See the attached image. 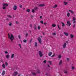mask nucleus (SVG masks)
I'll list each match as a JSON object with an SVG mask.
<instances>
[{"label":"nucleus","mask_w":76,"mask_h":76,"mask_svg":"<svg viewBox=\"0 0 76 76\" xmlns=\"http://www.w3.org/2000/svg\"><path fill=\"white\" fill-rule=\"evenodd\" d=\"M20 76V75H18V76Z\"/></svg>","instance_id":"nucleus-61"},{"label":"nucleus","mask_w":76,"mask_h":76,"mask_svg":"<svg viewBox=\"0 0 76 76\" xmlns=\"http://www.w3.org/2000/svg\"><path fill=\"white\" fill-rule=\"evenodd\" d=\"M7 20H9L8 19H7Z\"/></svg>","instance_id":"nucleus-62"},{"label":"nucleus","mask_w":76,"mask_h":76,"mask_svg":"<svg viewBox=\"0 0 76 76\" xmlns=\"http://www.w3.org/2000/svg\"><path fill=\"white\" fill-rule=\"evenodd\" d=\"M46 23H44V25H46Z\"/></svg>","instance_id":"nucleus-56"},{"label":"nucleus","mask_w":76,"mask_h":76,"mask_svg":"<svg viewBox=\"0 0 76 76\" xmlns=\"http://www.w3.org/2000/svg\"><path fill=\"white\" fill-rule=\"evenodd\" d=\"M39 7H43L45 6L44 4H40L39 5Z\"/></svg>","instance_id":"nucleus-13"},{"label":"nucleus","mask_w":76,"mask_h":76,"mask_svg":"<svg viewBox=\"0 0 76 76\" xmlns=\"http://www.w3.org/2000/svg\"><path fill=\"white\" fill-rule=\"evenodd\" d=\"M9 57H10V55H9L8 54L6 56V57L7 58H9Z\"/></svg>","instance_id":"nucleus-17"},{"label":"nucleus","mask_w":76,"mask_h":76,"mask_svg":"<svg viewBox=\"0 0 76 76\" xmlns=\"http://www.w3.org/2000/svg\"><path fill=\"white\" fill-rule=\"evenodd\" d=\"M67 24H68L69 26H70V25H71V23H70V21H67Z\"/></svg>","instance_id":"nucleus-6"},{"label":"nucleus","mask_w":76,"mask_h":76,"mask_svg":"<svg viewBox=\"0 0 76 76\" xmlns=\"http://www.w3.org/2000/svg\"><path fill=\"white\" fill-rule=\"evenodd\" d=\"M48 67H50V65H48Z\"/></svg>","instance_id":"nucleus-58"},{"label":"nucleus","mask_w":76,"mask_h":76,"mask_svg":"<svg viewBox=\"0 0 76 76\" xmlns=\"http://www.w3.org/2000/svg\"><path fill=\"white\" fill-rule=\"evenodd\" d=\"M63 4L64 6H67L68 4V2L64 1Z\"/></svg>","instance_id":"nucleus-3"},{"label":"nucleus","mask_w":76,"mask_h":76,"mask_svg":"<svg viewBox=\"0 0 76 76\" xmlns=\"http://www.w3.org/2000/svg\"><path fill=\"white\" fill-rule=\"evenodd\" d=\"M66 60H67V61H69V58H67Z\"/></svg>","instance_id":"nucleus-45"},{"label":"nucleus","mask_w":76,"mask_h":76,"mask_svg":"<svg viewBox=\"0 0 76 76\" xmlns=\"http://www.w3.org/2000/svg\"><path fill=\"white\" fill-rule=\"evenodd\" d=\"M38 40L39 43H40V44H41V39L40 37L38 38Z\"/></svg>","instance_id":"nucleus-7"},{"label":"nucleus","mask_w":76,"mask_h":76,"mask_svg":"<svg viewBox=\"0 0 76 76\" xmlns=\"http://www.w3.org/2000/svg\"><path fill=\"white\" fill-rule=\"evenodd\" d=\"M60 36H61V37H63V34H61L60 35Z\"/></svg>","instance_id":"nucleus-50"},{"label":"nucleus","mask_w":76,"mask_h":76,"mask_svg":"<svg viewBox=\"0 0 76 76\" xmlns=\"http://www.w3.org/2000/svg\"><path fill=\"white\" fill-rule=\"evenodd\" d=\"M26 12H30V9H27L26 10Z\"/></svg>","instance_id":"nucleus-26"},{"label":"nucleus","mask_w":76,"mask_h":76,"mask_svg":"<svg viewBox=\"0 0 76 76\" xmlns=\"http://www.w3.org/2000/svg\"><path fill=\"white\" fill-rule=\"evenodd\" d=\"M25 9L24 8H23V10H25Z\"/></svg>","instance_id":"nucleus-60"},{"label":"nucleus","mask_w":76,"mask_h":76,"mask_svg":"<svg viewBox=\"0 0 76 76\" xmlns=\"http://www.w3.org/2000/svg\"><path fill=\"white\" fill-rule=\"evenodd\" d=\"M55 56V54H53V55H52L51 57H54Z\"/></svg>","instance_id":"nucleus-36"},{"label":"nucleus","mask_w":76,"mask_h":76,"mask_svg":"<svg viewBox=\"0 0 76 76\" xmlns=\"http://www.w3.org/2000/svg\"><path fill=\"white\" fill-rule=\"evenodd\" d=\"M57 26L59 29H60V30L61 29V28H60V25H57Z\"/></svg>","instance_id":"nucleus-24"},{"label":"nucleus","mask_w":76,"mask_h":76,"mask_svg":"<svg viewBox=\"0 0 76 76\" xmlns=\"http://www.w3.org/2000/svg\"><path fill=\"white\" fill-rule=\"evenodd\" d=\"M15 56V54H12L11 57L12 58H14V56Z\"/></svg>","instance_id":"nucleus-16"},{"label":"nucleus","mask_w":76,"mask_h":76,"mask_svg":"<svg viewBox=\"0 0 76 76\" xmlns=\"http://www.w3.org/2000/svg\"><path fill=\"white\" fill-rule=\"evenodd\" d=\"M5 54H7V53H8V52H7V51H5Z\"/></svg>","instance_id":"nucleus-47"},{"label":"nucleus","mask_w":76,"mask_h":76,"mask_svg":"<svg viewBox=\"0 0 76 76\" xmlns=\"http://www.w3.org/2000/svg\"><path fill=\"white\" fill-rule=\"evenodd\" d=\"M18 37L20 39H21V38H20V35H19L18 36Z\"/></svg>","instance_id":"nucleus-43"},{"label":"nucleus","mask_w":76,"mask_h":76,"mask_svg":"<svg viewBox=\"0 0 76 76\" xmlns=\"http://www.w3.org/2000/svg\"><path fill=\"white\" fill-rule=\"evenodd\" d=\"M64 34H65V35L66 36H67V37H68V36H69V34L67 33L64 32Z\"/></svg>","instance_id":"nucleus-14"},{"label":"nucleus","mask_w":76,"mask_h":76,"mask_svg":"<svg viewBox=\"0 0 76 76\" xmlns=\"http://www.w3.org/2000/svg\"><path fill=\"white\" fill-rule=\"evenodd\" d=\"M75 24H74V25H73V28H75Z\"/></svg>","instance_id":"nucleus-51"},{"label":"nucleus","mask_w":76,"mask_h":76,"mask_svg":"<svg viewBox=\"0 0 76 76\" xmlns=\"http://www.w3.org/2000/svg\"><path fill=\"white\" fill-rule=\"evenodd\" d=\"M9 26H12V23H10L9 24Z\"/></svg>","instance_id":"nucleus-42"},{"label":"nucleus","mask_w":76,"mask_h":76,"mask_svg":"<svg viewBox=\"0 0 76 76\" xmlns=\"http://www.w3.org/2000/svg\"><path fill=\"white\" fill-rule=\"evenodd\" d=\"M20 8H22V6L21 5H20Z\"/></svg>","instance_id":"nucleus-48"},{"label":"nucleus","mask_w":76,"mask_h":76,"mask_svg":"<svg viewBox=\"0 0 76 76\" xmlns=\"http://www.w3.org/2000/svg\"><path fill=\"white\" fill-rule=\"evenodd\" d=\"M8 65V63L7 62H6L5 63V66H7Z\"/></svg>","instance_id":"nucleus-40"},{"label":"nucleus","mask_w":76,"mask_h":76,"mask_svg":"<svg viewBox=\"0 0 76 76\" xmlns=\"http://www.w3.org/2000/svg\"><path fill=\"white\" fill-rule=\"evenodd\" d=\"M57 7V5L55 4L53 6V8H56V7Z\"/></svg>","instance_id":"nucleus-18"},{"label":"nucleus","mask_w":76,"mask_h":76,"mask_svg":"<svg viewBox=\"0 0 76 76\" xmlns=\"http://www.w3.org/2000/svg\"><path fill=\"white\" fill-rule=\"evenodd\" d=\"M31 12L32 13H35V10L34 9H32Z\"/></svg>","instance_id":"nucleus-27"},{"label":"nucleus","mask_w":76,"mask_h":76,"mask_svg":"<svg viewBox=\"0 0 76 76\" xmlns=\"http://www.w3.org/2000/svg\"><path fill=\"white\" fill-rule=\"evenodd\" d=\"M53 53L51 52H50L49 53L48 56H51V55H52Z\"/></svg>","instance_id":"nucleus-20"},{"label":"nucleus","mask_w":76,"mask_h":76,"mask_svg":"<svg viewBox=\"0 0 76 76\" xmlns=\"http://www.w3.org/2000/svg\"><path fill=\"white\" fill-rule=\"evenodd\" d=\"M30 33H31V31H30Z\"/></svg>","instance_id":"nucleus-64"},{"label":"nucleus","mask_w":76,"mask_h":76,"mask_svg":"<svg viewBox=\"0 0 76 76\" xmlns=\"http://www.w3.org/2000/svg\"><path fill=\"white\" fill-rule=\"evenodd\" d=\"M38 73H39V71H38Z\"/></svg>","instance_id":"nucleus-63"},{"label":"nucleus","mask_w":76,"mask_h":76,"mask_svg":"<svg viewBox=\"0 0 76 76\" xmlns=\"http://www.w3.org/2000/svg\"><path fill=\"white\" fill-rule=\"evenodd\" d=\"M70 15V13L68 12L67 14V16H68V17H69Z\"/></svg>","instance_id":"nucleus-19"},{"label":"nucleus","mask_w":76,"mask_h":76,"mask_svg":"<svg viewBox=\"0 0 76 76\" xmlns=\"http://www.w3.org/2000/svg\"><path fill=\"white\" fill-rule=\"evenodd\" d=\"M32 74H33V76H34V75H36V74H35V72H32Z\"/></svg>","instance_id":"nucleus-35"},{"label":"nucleus","mask_w":76,"mask_h":76,"mask_svg":"<svg viewBox=\"0 0 76 76\" xmlns=\"http://www.w3.org/2000/svg\"><path fill=\"white\" fill-rule=\"evenodd\" d=\"M49 63H50V65H51V64H52V63H51V61H49Z\"/></svg>","instance_id":"nucleus-38"},{"label":"nucleus","mask_w":76,"mask_h":76,"mask_svg":"<svg viewBox=\"0 0 76 76\" xmlns=\"http://www.w3.org/2000/svg\"><path fill=\"white\" fill-rule=\"evenodd\" d=\"M16 23L17 24H18V22H17V21H16Z\"/></svg>","instance_id":"nucleus-57"},{"label":"nucleus","mask_w":76,"mask_h":76,"mask_svg":"<svg viewBox=\"0 0 76 76\" xmlns=\"http://www.w3.org/2000/svg\"><path fill=\"white\" fill-rule=\"evenodd\" d=\"M32 39H31L30 40V41L29 43H31V42H32Z\"/></svg>","instance_id":"nucleus-41"},{"label":"nucleus","mask_w":76,"mask_h":76,"mask_svg":"<svg viewBox=\"0 0 76 76\" xmlns=\"http://www.w3.org/2000/svg\"><path fill=\"white\" fill-rule=\"evenodd\" d=\"M5 73H6V71H3L1 74L2 76H4L5 74Z\"/></svg>","instance_id":"nucleus-12"},{"label":"nucleus","mask_w":76,"mask_h":76,"mask_svg":"<svg viewBox=\"0 0 76 76\" xmlns=\"http://www.w3.org/2000/svg\"><path fill=\"white\" fill-rule=\"evenodd\" d=\"M39 56L40 57H42V56H43V54L42 53V52L41 51H39Z\"/></svg>","instance_id":"nucleus-4"},{"label":"nucleus","mask_w":76,"mask_h":76,"mask_svg":"<svg viewBox=\"0 0 76 76\" xmlns=\"http://www.w3.org/2000/svg\"><path fill=\"white\" fill-rule=\"evenodd\" d=\"M38 29V30H40L41 29V27L39 26H38L37 27Z\"/></svg>","instance_id":"nucleus-23"},{"label":"nucleus","mask_w":76,"mask_h":76,"mask_svg":"<svg viewBox=\"0 0 76 76\" xmlns=\"http://www.w3.org/2000/svg\"><path fill=\"white\" fill-rule=\"evenodd\" d=\"M8 37L9 39H10L11 41H13V39H14V36L12 34H8Z\"/></svg>","instance_id":"nucleus-1"},{"label":"nucleus","mask_w":76,"mask_h":76,"mask_svg":"<svg viewBox=\"0 0 76 76\" xmlns=\"http://www.w3.org/2000/svg\"><path fill=\"white\" fill-rule=\"evenodd\" d=\"M58 58H61V55H59L58 56Z\"/></svg>","instance_id":"nucleus-21"},{"label":"nucleus","mask_w":76,"mask_h":76,"mask_svg":"<svg viewBox=\"0 0 76 76\" xmlns=\"http://www.w3.org/2000/svg\"><path fill=\"white\" fill-rule=\"evenodd\" d=\"M28 34L27 33L26 34V37H27L28 36Z\"/></svg>","instance_id":"nucleus-53"},{"label":"nucleus","mask_w":76,"mask_h":76,"mask_svg":"<svg viewBox=\"0 0 76 76\" xmlns=\"http://www.w3.org/2000/svg\"><path fill=\"white\" fill-rule=\"evenodd\" d=\"M32 25L31 24L30 25V27H31V28H32Z\"/></svg>","instance_id":"nucleus-55"},{"label":"nucleus","mask_w":76,"mask_h":76,"mask_svg":"<svg viewBox=\"0 0 76 76\" xmlns=\"http://www.w3.org/2000/svg\"><path fill=\"white\" fill-rule=\"evenodd\" d=\"M73 23H76V21H74L73 22Z\"/></svg>","instance_id":"nucleus-52"},{"label":"nucleus","mask_w":76,"mask_h":76,"mask_svg":"<svg viewBox=\"0 0 76 76\" xmlns=\"http://www.w3.org/2000/svg\"><path fill=\"white\" fill-rule=\"evenodd\" d=\"M43 35H45V33H43Z\"/></svg>","instance_id":"nucleus-59"},{"label":"nucleus","mask_w":76,"mask_h":76,"mask_svg":"<svg viewBox=\"0 0 76 76\" xmlns=\"http://www.w3.org/2000/svg\"><path fill=\"white\" fill-rule=\"evenodd\" d=\"M69 12H70L71 14H74V12L73 11H72V10H68Z\"/></svg>","instance_id":"nucleus-9"},{"label":"nucleus","mask_w":76,"mask_h":76,"mask_svg":"<svg viewBox=\"0 0 76 76\" xmlns=\"http://www.w3.org/2000/svg\"><path fill=\"white\" fill-rule=\"evenodd\" d=\"M40 23H41L42 24H44V22H43V21H40Z\"/></svg>","instance_id":"nucleus-37"},{"label":"nucleus","mask_w":76,"mask_h":76,"mask_svg":"<svg viewBox=\"0 0 76 76\" xmlns=\"http://www.w3.org/2000/svg\"><path fill=\"white\" fill-rule=\"evenodd\" d=\"M61 63H62V61L61 60L60 61L59 63V65H61Z\"/></svg>","instance_id":"nucleus-22"},{"label":"nucleus","mask_w":76,"mask_h":76,"mask_svg":"<svg viewBox=\"0 0 76 76\" xmlns=\"http://www.w3.org/2000/svg\"><path fill=\"white\" fill-rule=\"evenodd\" d=\"M2 67L3 68H5V65H4V64H3L2 65Z\"/></svg>","instance_id":"nucleus-28"},{"label":"nucleus","mask_w":76,"mask_h":76,"mask_svg":"<svg viewBox=\"0 0 76 76\" xmlns=\"http://www.w3.org/2000/svg\"><path fill=\"white\" fill-rule=\"evenodd\" d=\"M37 42H35V46L36 47H37Z\"/></svg>","instance_id":"nucleus-29"},{"label":"nucleus","mask_w":76,"mask_h":76,"mask_svg":"<svg viewBox=\"0 0 76 76\" xmlns=\"http://www.w3.org/2000/svg\"><path fill=\"white\" fill-rule=\"evenodd\" d=\"M75 69V67L74 66H72V70H74V69Z\"/></svg>","instance_id":"nucleus-46"},{"label":"nucleus","mask_w":76,"mask_h":76,"mask_svg":"<svg viewBox=\"0 0 76 76\" xmlns=\"http://www.w3.org/2000/svg\"><path fill=\"white\" fill-rule=\"evenodd\" d=\"M13 9L14 10H16V9H17V6L16 5H14V6Z\"/></svg>","instance_id":"nucleus-8"},{"label":"nucleus","mask_w":76,"mask_h":76,"mask_svg":"<svg viewBox=\"0 0 76 76\" xmlns=\"http://www.w3.org/2000/svg\"><path fill=\"white\" fill-rule=\"evenodd\" d=\"M64 73H66V74H67V72L66 70H64Z\"/></svg>","instance_id":"nucleus-25"},{"label":"nucleus","mask_w":76,"mask_h":76,"mask_svg":"<svg viewBox=\"0 0 76 76\" xmlns=\"http://www.w3.org/2000/svg\"><path fill=\"white\" fill-rule=\"evenodd\" d=\"M35 10H36L37 12H38V7H35L34 8Z\"/></svg>","instance_id":"nucleus-32"},{"label":"nucleus","mask_w":76,"mask_h":76,"mask_svg":"<svg viewBox=\"0 0 76 76\" xmlns=\"http://www.w3.org/2000/svg\"><path fill=\"white\" fill-rule=\"evenodd\" d=\"M61 24L62 25V26L63 27L65 26V24H64V23L62 22H61Z\"/></svg>","instance_id":"nucleus-15"},{"label":"nucleus","mask_w":76,"mask_h":76,"mask_svg":"<svg viewBox=\"0 0 76 76\" xmlns=\"http://www.w3.org/2000/svg\"><path fill=\"white\" fill-rule=\"evenodd\" d=\"M46 60H45L43 62L44 63H46Z\"/></svg>","instance_id":"nucleus-49"},{"label":"nucleus","mask_w":76,"mask_h":76,"mask_svg":"<svg viewBox=\"0 0 76 76\" xmlns=\"http://www.w3.org/2000/svg\"><path fill=\"white\" fill-rule=\"evenodd\" d=\"M18 75V72H14L13 74V76H16V75Z\"/></svg>","instance_id":"nucleus-5"},{"label":"nucleus","mask_w":76,"mask_h":76,"mask_svg":"<svg viewBox=\"0 0 76 76\" xmlns=\"http://www.w3.org/2000/svg\"><path fill=\"white\" fill-rule=\"evenodd\" d=\"M3 9H6V7H7V6H8V4H6L5 3L3 4Z\"/></svg>","instance_id":"nucleus-2"},{"label":"nucleus","mask_w":76,"mask_h":76,"mask_svg":"<svg viewBox=\"0 0 76 76\" xmlns=\"http://www.w3.org/2000/svg\"><path fill=\"white\" fill-rule=\"evenodd\" d=\"M8 16L9 18H12V16H11L10 15H8Z\"/></svg>","instance_id":"nucleus-44"},{"label":"nucleus","mask_w":76,"mask_h":76,"mask_svg":"<svg viewBox=\"0 0 76 76\" xmlns=\"http://www.w3.org/2000/svg\"><path fill=\"white\" fill-rule=\"evenodd\" d=\"M56 26V24L55 23H53L52 25V27H53V28H54Z\"/></svg>","instance_id":"nucleus-10"},{"label":"nucleus","mask_w":76,"mask_h":76,"mask_svg":"<svg viewBox=\"0 0 76 76\" xmlns=\"http://www.w3.org/2000/svg\"><path fill=\"white\" fill-rule=\"evenodd\" d=\"M72 20H76V18H75V17H73L72 18Z\"/></svg>","instance_id":"nucleus-30"},{"label":"nucleus","mask_w":76,"mask_h":76,"mask_svg":"<svg viewBox=\"0 0 76 76\" xmlns=\"http://www.w3.org/2000/svg\"><path fill=\"white\" fill-rule=\"evenodd\" d=\"M70 37H71V38H72L74 36H73V35H72V34H71V35H70Z\"/></svg>","instance_id":"nucleus-31"},{"label":"nucleus","mask_w":76,"mask_h":76,"mask_svg":"<svg viewBox=\"0 0 76 76\" xmlns=\"http://www.w3.org/2000/svg\"><path fill=\"white\" fill-rule=\"evenodd\" d=\"M40 19H42V16H40Z\"/></svg>","instance_id":"nucleus-54"},{"label":"nucleus","mask_w":76,"mask_h":76,"mask_svg":"<svg viewBox=\"0 0 76 76\" xmlns=\"http://www.w3.org/2000/svg\"><path fill=\"white\" fill-rule=\"evenodd\" d=\"M52 34H53V35L55 36V35H56V33L55 32L53 33H52Z\"/></svg>","instance_id":"nucleus-34"},{"label":"nucleus","mask_w":76,"mask_h":76,"mask_svg":"<svg viewBox=\"0 0 76 76\" xmlns=\"http://www.w3.org/2000/svg\"><path fill=\"white\" fill-rule=\"evenodd\" d=\"M27 41L26 40V39H24L23 40V42H26Z\"/></svg>","instance_id":"nucleus-39"},{"label":"nucleus","mask_w":76,"mask_h":76,"mask_svg":"<svg viewBox=\"0 0 76 76\" xmlns=\"http://www.w3.org/2000/svg\"><path fill=\"white\" fill-rule=\"evenodd\" d=\"M66 43H64L63 45V48H65L66 47Z\"/></svg>","instance_id":"nucleus-11"},{"label":"nucleus","mask_w":76,"mask_h":76,"mask_svg":"<svg viewBox=\"0 0 76 76\" xmlns=\"http://www.w3.org/2000/svg\"><path fill=\"white\" fill-rule=\"evenodd\" d=\"M18 45L20 47V48H22V46L21 44H19Z\"/></svg>","instance_id":"nucleus-33"}]
</instances>
